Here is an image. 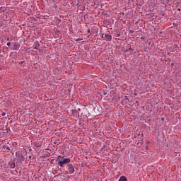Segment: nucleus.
Wrapping results in <instances>:
<instances>
[{"label":"nucleus","instance_id":"1","mask_svg":"<svg viewBox=\"0 0 181 181\" xmlns=\"http://www.w3.org/2000/svg\"><path fill=\"white\" fill-rule=\"evenodd\" d=\"M71 161L70 158H64L62 160L58 161V166L63 168L64 165L70 163Z\"/></svg>","mask_w":181,"mask_h":181},{"label":"nucleus","instance_id":"2","mask_svg":"<svg viewBox=\"0 0 181 181\" xmlns=\"http://www.w3.org/2000/svg\"><path fill=\"white\" fill-rule=\"evenodd\" d=\"M67 170L68 171H66V173H69V175H73L75 172L74 166L71 164L67 165Z\"/></svg>","mask_w":181,"mask_h":181},{"label":"nucleus","instance_id":"3","mask_svg":"<svg viewBox=\"0 0 181 181\" xmlns=\"http://www.w3.org/2000/svg\"><path fill=\"white\" fill-rule=\"evenodd\" d=\"M104 40H106V42H111L112 40V36L109 34L105 35V39Z\"/></svg>","mask_w":181,"mask_h":181},{"label":"nucleus","instance_id":"4","mask_svg":"<svg viewBox=\"0 0 181 181\" xmlns=\"http://www.w3.org/2000/svg\"><path fill=\"white\" fill-rule=\"evenodd\" d=\"M19 47H21V45H19V44L16 42L13 45V50H19Z\"/></svg>","mask_w":181,"mask_h":181},{"label":"nucleus","instance_id":"5","mask_svg":"<svg viewBox=\"0 0 181 181\" xmlns=\"http://www.w3.org/2000/svg\"><path fill=\"white\" fill-rule=\"evenodd\" d=\"M8 165L10 166V168H11V169H15V167L16 166V165H15V163H13V162L9 163H8Z\"/></svg>","mask_w":181,"mask_h":181},{"label":"nucleus","instance_id":"6","mask_svg":"<svg viewBox=\"0 0 181 181\" xmlns=\"http://www.w3.org/2000/svg\"><path fill=\"white\" fill-rule=\"evenodd\" d=\"M118 181H127V177L122 175L120 177Z\"/></svg>","mask_w":181,"mask_h":181},{"label":"nucleus","instance_id":"7","mask_svg":"<svg viewBox=\"0 0 181 181\" xmlns=\"http://www.w3.org/2000/svg\"><path fill=\"white\" fill-rule=\"evenodd\" d=\"M81 40H83V38H78L76 40V42H80Z\"/></svg>","mask_w":181,"mask_h":181},{"label":"nucleus","instance_id":"8","mask_svg":"<svg viewBox=\"0 0 181 181\" xmlns=\"http://www.w3.org/2000/svg\"><path fill=\"white\" fill-rule=\"evenodd\" d=\"M101 37L103 38V39H105V35H104V34H101Z\"/></svg>","mask_w":181,"mask_h":181},{"label":"nucleus","instance_id":"9","mask_svg":"<svg viewBox=\"0 0 181 181\" xmlns=\"http://www.w3.org/2000/svg\"><path fill=\"white\" fill-rule=\"evenodd\" d=\"M129 50H132V49L129 48V49H126V50H125V53H128V52H129Z\"/></svg>","mask_w":181,"mask_h":181},{"label":"nucleus","instance_id":"10","mask_svg":"<svg viewBox=\"0 0 181 181\" xmlns=\"http://www.w3.org/2000/svg\"><path fill=\"white\" fill-rule=\"evenodd\" d=\"M21 160L22 161L25 160V158H23V156H21Z\"/></svg>","mask_w":181,"mask_h":181},{"label":"nucleus","instance_id":"11","mask_svg":"<svg viewBox=\"0 0 181 181\" xmlns=\"http://www.w3.org/2000/svg\"><path fill=\"white\" fill-rule=\"evenodd\" d=\"M1 115H2V117H5V115H6V112H2Z\"/></svg>","mask_w":181,"mask_h":181},{"label":"nucleus","instance_id":"12","mask_svg":"<svg viewBox=\"0 0 181 181\" xmlns=\"http://www.w3.org/2000/svg\"><path fill=\"white\" fill-rule=\"evenodd\" d=\"M6 45H7V46H11V42H7Z\"/></svg>","mask_w":181,"mask_h":181},{"label":"nucleus","instance_id":"13","mask_svg":"<svg viewBox=\"0 0 181 181\" xmlns=\"http://www.w3.org/2000/svg\"><path fill=\"white\" fill-rule=\"evenodd\" d=\"M104 95H107V92L103 93Z\"/></svg>","mask_w":181,"mask_h":181},{"label":"nucleus","instance_id":"14","mask_svg":"<svg viewBox=\"0 0 181 181\" xmlns=\"http://www.w3.org/2000/svg\"><path fill=\"white\" fill-rule=\"evenodd\" d=\"M6 149H7V151H9V147H7Z\"/></svg>","mask_w":181,"mask_h":181},{"label":"nucleus","instance_id":"15","mask_svg":"<svg viewBox=\"0 0 181 181\" xmlns=\"http://www.w3.org/2000/svg\"><path fill=\"white\" fill-rule=\"evenodd\" d=\"M34 49H35L36 50H37V48L35 47H34Z\"/></svg>","mask_w":181,"mask_h":181},{"label":"nucleus","instance_id":"16","mask_svg":"<svg viewBox=\"0 0 181 181\" xmlns=\"http://www.w3.org/2000/svg\"><path fill=\"white\" fill-rule=\"evenodd\" d=\"M88 33H90V30H88Z\"/></svg>","mask_w":181,"mask_h":181},{"label":"nucleus","instance_id":"17","mask_svg":"<svg viewBox=\"0 0 181 181\" xmlns=\"http://www.w3.org/2000/svg\"><path fill=\"white\" fill-rule=\"evenodd\" d=\"M32 157L31 156H29V158L30 159Z\"/></svg>","mask_w":181,"mask_h":181},{"label":"nucleus","instance_id":"18","mask_svg":"<svg viewBox=\"0 0 181 181\" xmlns=\"http://www.w3.org/2000/svg\"><path fill=\"white\" fill-rule=\"evenodd\" d=\"M7 40H9V38H7Z\"/></svg>","mask_w":181,"mask_h":181}]
</instances>
